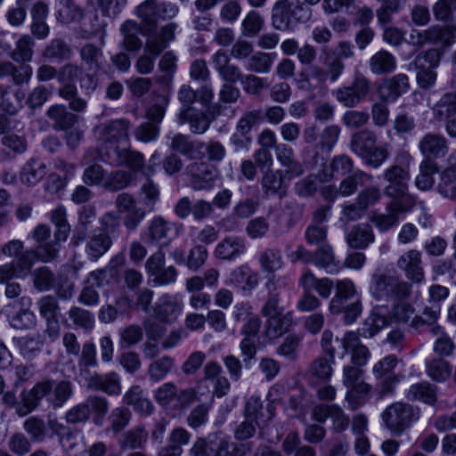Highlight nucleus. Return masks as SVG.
I'll use <instances>...</instances> for the list:
<instances>
[{
  "label": "nucleus",
  "instance_id": "f257e3e1",
  "mask_svg": "<svg viewBox=\"0 0 456 456\" xmlns=\"http://www.w3.org/2000/svg\"><path fill=\"white\" fill-rule=\"evenodd\" d=\"M74 386L69 379L45 377L28 392L23 394L24 405L19 410L20 415H28L45 399L54 410L63 407L73 396Z\"/></svg>",
  "mask_w": 456,
  "mask_h": 456
},
{
  "label": "nucleus",
  "instance_id": "f03ea898",
  "mask_svg": "<svg viewBox=\"0 0 456 456\" xmlns=\"http://www.w3.org/2000/svg\"><path fill=\"white\" fill-rule=\"evenodd\" d=\"M281 282V280H277L265 285L267 297L262 306L261 314L266 318L264 334L268 339L281 337L291 325V318L284 314L282 307L279 306L281 293H277V287H280Z\"/></svg>",
  "mask_w": 456,
  "mask_h": 456
},
{
  "label": "nucleus",
  "instance_id": "7ed1b4c3",
  "mask_svg": "<svg viewBox=\"0 0 456 456\" xmlns=\"http://www.w3.org/2000/svg\"><path fill=\"white\" fill-rule=\"evenodd\" d=\"M411 160L412 159L409 153L402 152L395 157V164L384 170L381 177L387 183V185L384 188L386 196L393 200H401L407 196Z\"/></svg>",
  "mask_w": 456,
  "mask_h": 456
},
{
  "label": "nucleus",
  "instance_id": "20e7f679",
  "mask_svg": "<svg viewBox=\"0 0 456 456\" xmlns=\"http://www.w3.org/2000/svg\"><path fill=\"white\" fill-rule=\"evenodd\" d=\"M312 17V10L304 3L290 0H277L271 11L272 26L280 31L293 30L300 23H305Z\"/></svg>",
  "mask_w": 456,
  "mask_h": 456
},
{
  "label": "nucleus",
  "instance_id": "39448f33",
  "mask_svg": "<svg viewBox=\"0 0 456 456\" xmlns=\"http://www.w3.org/2000/svg\"><path fill=\"white\" fill-rule=\"evenodd\" d=\"M179 12L177 4L171 2L158 3L157 0H145L137 6L136 14L141 20L142 35L155 31L158 20L172 19Z\"/></svg>",
  "mask_w": 456,
  "mask_h": 456
},
{
  "label": "nucleus",
  "instance_id": "423d86ee",
  "mask_svg": "<svg viewBox=\"0 0 456 456\" xmlns=\"http://www.w3.org/2000/svg\"><path fill=\"white\" fill-rule=\"evenodd\" d=\"M82 74V67L70 62L58 70V81L63 85L59 88L58 94L69 102V109L76 112H83L87 107L86 100L78 95L77 87L74 84Z\"/></svg>",
  "mask_w": 456,
  "mask_h": 456
},
{
  "label": "nucleus",
  "instance_id": "0eeeda50",
  "mask_svg": "<svg viewBox=\"0 0 456 456\" xmlns=\"http://www.w3.org/2000/svg\"><path fill=\"white\" fill-rule=\"evenodd\" d=\"M159 159L157 153L151 155L149 163L144 164V158L142 153L130 149H120L112 147L107 151V161L114 167L126 166L132 171H141L145 176H150L155 172V166Z\"/></svg>",
  "mask_w": 456,
  "mask_h": 456
},
{
  "label": "nucleus",
  "instance_id": "6e6552de",
  "mask_svg": "<svg viewBox=\"0 0 456 456\" xmlns=\"http://www.w3.org/2000/svg\"><path fill=\"white\" fill-rule=\"evenodd\" d=\"M345 69L343 61L336 58L332 49L329 46H322L318 57V62L308 67L306 73L309 79L318 83L330 81L336 82Z\"/></svg>",
  "mask_w": 456,
  "mask_h": 456
},
{
  "label": "nucleus",
  "instance_id": "1a4fd4ad",
  "mask_svg": "<svg viewBox=\"0 0 456 456\" xmlns=\"http://www.w3.org/2000/svg\"><path fill=\"white\" fill-rule=\"evenodd\" d=\"M370 293L377 300L403 299L411 293V286L399 281L396 277L384 273H374L371 276Z\"/></svg>",
  "mask_w": 456,
  "mask_h": 456
},
{
  "label": "nucleus",
  "instance_id": "9d476101",
  "mask_svg": "<svg viewBox=\"0 0 456 456\" xmlns=\"http://www.w3.org/2000/svg\"><path fill=\"white\" fill-rule=\"evenodd\" d=\"M148 282L153 287H162L176 281L178 272L173 265L166 266V256L158 250L151 254L145 262Z\"/></svg>",
  "mask_w": 456,
  "mask_h": 456
},
{
  "label": "nucleus",
  "instance_id": "9b49d317",
  "mask_svg": "<svg viewBox=\"0 0 456 456\" xmlns=\"http://www.w3.org/2000/svg\"><path fill=\"white\" fill-rule=\"evenodd\" d=\"M382 419L391 432L400 435L419 419V415L411 405L395 403L383 411Z\"/></svg>",
  "mask_w": 456,
  "mask_h": 456
},
{
  "label": "nucleus",
  "instance_id": "f8f14e48",
  "mask_svg": "<svg viewBox=\"0 0 456 456\" xmlns=\"http://www.w3.org/2000/svg\"><path fill=\"white\" fill-rule=\"evenodd\" d=\"M257 261L262 273L267 275L265 286L270 281L281 280V286L277 287V293H281L289 283L286 275H275V273L281 271L285 265L281 251L275 248H265L259 252Z\"/></svg>",
  "mask_w": 456,
  "mask_h": 456
},
{
  "label": "nucleus",
  "instance_id": "ddd939ff",
  "mask_svg": "<svg viewBox=\"0 0 456 456\" xmlns=\"http://www.w3.org/2000/svg\"><path fill=\"white\" fill-rule=\"evenodd\" d=\"M129 122L125 118L114 119L104 123L100 127L101 138L110 143L103 155V160L107 161V151L112 147L129 149Z\"/></svg>",
  "mask_w": 456,
  "mask_h": 456
},
{
  "label": "nucleus",
  "instance_id": "4468645a",
  "mask_svg": "<svg viewBox=\"0 0 456 456\" xmlns=\"http://www.w3.org/2000/svg\"><path fill=\"white\" fill-rule=\"evenodd\" d=\"M190 186L193 191H210L215 186L217 170L206 161H195L186 167Z\"/></svg>",
  "mask_w": 456,
  "mask_h": 456
},
{
  "label": "nucleus",
  "instance_id": "2eb2a0df",
  "mask_svg": "<svg viewBox=\"0 0 456 456\" xmlns=\"http://www.w3.org/2000/svg\"><path fill=\"white\" fill-rule=\"evenodd\" d=\"M370 92V81L362 74L355 75L351 86L333 91V95L345 107L353 108L359 104Z\"/></svg>",
  "mask_w": 456,
  "mask_h": 456
},
{
  "label": "nucleus",
  "instance_id": "dca6fc26",
  "mask_svg": "<svg viewBox=\"0 0 456 456\" xmlns=\"http://www.w3.org/2000/svg\"><path fill=\"white\" fill-rule=\"evenodd\" d=\"M398 364L395 355L389 354L376 362L372 368L374 377L379 380L380 394L386 395L393 393L400 379L394 373Z\"/></svg>",
  "mask_w": 456,
  "mask_h": 456
},
{
  "label": "nucleus",
  "instance_id": "f3484780",
  "mask_svg": "<svg viewBox=\"0 0 456 456\" xmlns=\"http://www.w3.org/2000/svg\"><path fill=\"white\" fill-rule=\"evenodd\" d=\"M175 224L158 216L148 222L142 231V240L151 245L166 246L172 239Z\"/></svg>",
  "mask_w": 456,
  "mask_h": 456
},
{
  "label": "nucleus",
  "instance_id": "a211bd4d",
  "mask_svg": "<svg viewBox=\"0 0 456 456\" xmlns=\"http://www.w3.org/2000/svg\"><path fill=\"white\" fill-rule=\"evenodd\" d=\"M440 57L436 50H428L419 54L414 63L418 69L416 79L421 88H429L436 79V73L434 71L439 64Z\"/></svg>",
  "mask_w": 456,
  "mask_h": 456
},
{
  "label": "nucleus",
  "instance_id": "6ab92c4d",
  "mask_svg": "<svg viewBox=\"0 0 456 456\" xmlns=\"http://www.w3.org/2000/svg\"><path fill=\"white\" fill-rule=\"evenodd\" d=\"M47 427L50 431L49 437L56 436L65 452H70L79 445L82 438L80 430L65 426L56 418H48Z\"/></svg>",
  "mask_w": 456,
  "mask_h": 456
},
{
  "label": "nucleus",
  "instance_id": "aec40b11",
  "mask_svg": "<svg viewBox=\"0 0 456 456\" xmlns=\"http://www.w3.org/2000/svg\"><path fill=\"white\" fill-rule=\"evenodd\" d=\"M32 300L29 297H21L12 304L17 310L12 314L9 322L16 330H31L37 325V317L30 310Z\"/></svg>",
  "mask_w": 456,
  "mask_h": 456
},
{
  "label": "nucleus",
  "instance_id": "412c9836",
  "mask_svg": "<svg viewBox=\"0 0 456 456\" xmlns=\"http://www.w3.org/2000/svg\"><path fill=\"white\" fill-rule=\"evenodd\" d=\"M421 253L417 249H410L397 260V267L405 277L413 282L419 283L424 280Z\"/></svg>",
  "mask_w": 456,
  "mask_h": 456
},
{
  "label": "nucleus",
  "instance_id": "4be33fe9",
  "mask_svg": "<svg viewBox=\"0 0 456 456\" xmlns=\"http://www.w3.org/2000/svg\"><path fill=\"white\" fill-rule=\"evenodd\" d=\"M407 211L408 209L401 201L393 200L387 204L386 213H374L370 221L379 232H385L397 226L399 224V214Z\"/></svg>",
  "mask_w": 456,
  "mask_h": 456
},
{
  "label": "nucleus",
  "instance_id": "5701e85b",
  "mask_svg": "<svg viewBox=\"0 0 456 456\" xmlns=\"http://www.w3.org/2000/svg\"><path fill=\"white\" fill-rule=\"evenodd\" d=\"M167 138L171 140L170 149L177 151L189 159H202L204 157L203 149L205 142L200 141H191L188 135L183 134H169Z\"/></svg>",
  "mask_w": 456,
  "mask_h": 456
},
{
  "label": "nucleus",
  "instance_id": "b1692460",
  "mask_svg": "<svg viewBox=\"0 0 456 456\" xmlns=\"http://www.w3.org/2000/svg\"><path fill=\"white\" fill-rule=\"evenodd\" d=\"M407 75L400 73L385 79L379 87V94L383 102H394L409 89Z\"/></svg>",
  "mask_w": 456,
  "mask_h": 456
},
{
  "label": "nucleus",
  "instance_id": "393cba45",
  "mask_svg": "<svg viewBox=\"0 0 456 456\" xmlns=\"http://www.w3.org/2000/svg\"><path fill=\"white\" fill-rule=\"evenodd\" d=\"M372 178L373 176L371 175L367 174L362 170L356 169L341 181L338 188L334 186L325 187L322 191V194L324 198H328L329 196L326 194L327 191H332L335 195L348 197L357 191L358 186H362L365 183L371 182Z\"/></svg>",
  "mask_w": 456,
  "mask_h": 456
},
{
  "label": "nucleus",
  "instance_id": "a878e982",
  "mask_svg": "<svg viewBox=\"0 0 456 456\" xmlns=\"http://www.w3.org/2000/svg\"><path fill=\"white\" fill-rule=\"evenodd\" d=\"M335 342L344 348L345 353L348 350L352 351L351 361L355 366L360 367L366 364L370 357V352L365 346L360 344L356 333L347 332L342 339L336 338Z\"/></svg>",
  "mask_w": 456,
  "mask_h": 456
},
{
  "label": "nucleus",
  "instance_id": "bb28decb",
  "mask_svg": "<svg viewBox=\"0 0 456 456\" xmlns=\"http://www.w3.org/2000/svg\"><path fill=\"white\" fill-rule=\"evenodd\" d=\"M246 251L245 240L237 236H228L222 240L214 250V256L221 260L232 261Z\"/></svg>",
  "mask_w": 456,
  "mask_h": 456
},
{
  "label": "nucleus",
  "instance_id": "cd10ccee",
  "mask_svg": "<svg viewBox=\"0 0 456 456\" xmlns=\"http://www.w3.org/2000/svg\"><path fill=\"white\" fill-rule=\"evenodd\" d=\"M419 149L426 159L442 158L448 152L447 140L442 134L428 133L420 139Z\"/></svg>",
  "mask_w": 456,
  "mask_h": 456
},
{
  "label": "nucleus",
  "instance_id": "c85d7f7f",
  "mask_svg": "<svg viewBox=\"0 0 456 456\" xmlns=\"http://www.w3.org/2000/svg\"><path fill=\"white\" fill-rule=\"evenodd\" d=\"M182 312V304L174 295L163 294L154 306L156 318L163 322H169L176 319Z\"/></svg>",
  "mask_w": 456,
  "mask_h": 456
},
{
  "label": "nucleus",
  "instance_id": "c756f323",
  "mask_svg": "<svg viewBox=\"0 0 456 456\" xmlns=\"http://www.w3.org/2000/svg\"><path fill=\"white\" fill-rule=\"evenodd\" d=\"M336 292L330 302V310L333 314H340L344 307V303L353 301L357 295L356 288L354 282L349 279L337 280Z\"/></svg>",
  "mask_w": 456,
  "mask_h": 456
},
{
  "label": "nucleus",
  "instance_id": "7c9ffc66",
  "mask_svg": "<svg viewBox=\"0 0 456 456\" xmlns=\"http://www.w3.org/2000/svg\"><path fill=\"white\" fill-rule=\"evenodd\" d=\"M85 240V253L91 262L100 259L112 245L110 237L103 232H94Z\"/></svg>",
  "mask_w": 456,
  "mask_h": 456
},
{
  "label": "nucleus",
  "instance_id": "2f4dec72",
  "mask_svg": "<svg viewBox=\"0 0 456 456\" xmlns=\"http://www.w3.org/2000/svg\"><path fill=\"white\" fill-rule=\"evenodd\" d=\"M177 122L179 125L188 123L191 133L196 134H204L210 126L207 115L193 108H181L177 114Z\"/></svg>",
  "mask_w": 456,
  "mask_h": 456
},
{
  "label": "nucleus",
  "instance_id": "473e14b6",
  "mask_svg": "<svg viewBox=\"0 0 456 456\" xmlns=\"http://www.w3.org/2000/svg\"><path fill=\"white\" fill-rule=\"evenodd\" d=\"M86 387L110 395H118L121 393L120 377L114 371L106 374L94 373Z\"/></svg>",
  "mask_w": 456,
  "mask_h": 456
},
{
  "label": "nucleus",
  "instance_id": "72a5a7b5",
  "mask_svg": "<svg viewBox=\"0 0 456 456\" xmlns=\"http://www.w3.org/2000/svg\"><path fill=\"white\" fill-rule=\"evenodd\" d=\"M343 384L348 388L346 398L351 394L365 395L370 390V385L363 381V370L355 365L343 368Z\"/></svg>",
  "mask_w": 456,
  "mask_h": 456
},
{
  "label": "nucleus",
  "instance_id": "f704fd0d",
  "mask_svg": "<svg viewBox=\"0 0 456 456\" xmlns=\"http://www.w3.org/2000/svg\"><path fill=\"white\" fill-rule=\"evenodd\" d=\"M277 160L287 168L286 174L289 177H297L304 173L302 165L296 160L293 149L286 143H279L275 146Z\"/></svg>",
  "mask_w": 456,
  "mask_h": 456
},
{
  "label": "nucleus",
  "instance_id": "c9c22d12",
  "mask_svg": "<svg viewBox=\"0 0 456 456\" xmlns=\"http://www.w3.org/2000/svg\"><path fill=\"white\" fill-rule=\"evenodd\" d=\"M427 45L450 46L456 42V28L452 25H433L426 29Z\"/></svg>",
  "mask_w": 456,
  "mask_h": 456
},
{
  "label": "nucleus",
  "instance_id": "e433bc0d",
  "mask_svg": "<svg viewBox=\"0 0 456 456\" xmlns=\"http://www.w3.org/2000/svg\"><path fill=\"white\" fill-rule=\"evenodd\" d=\"M404 395L409 401H419L429 405L435 404L437 400L436 386L428 381L413 384Z\"/></svg>",
  "mask_w": 456,
  "mask_h": 456
},
{
  "label": "nucleus",
  "instance_id": "4c0bfd02",
  "mask_svg": "<svg viewBox=\"0 0 456 456\" xmlns=\"http://www.w3.org/2000/svg\"><path fill=\"white\" fill-rule=\"evenodd\" d=\"M314 264L330 274H336L343 268V265L336 260L333 250L329 244H322L315 251Z\"/></svg>",
  "mask_w": 456,
  "mask_h": 456
},
{
  "label": "nucleus",
  "instance_id": "58836bf2",
  "mask_svg": "<svg viewBox=\"0 0 456 456\" xmlns=\"http://www.w3.org/2000/svg\"><path fill=\"white\" fill-rule=\"evenodd\" d=\"M79 57L86 69L93 72L102 69L106 61L102 49L91 43L81 46Z\"/></svg>",
  "mask_w": 456,
  "mask_h": 456
},
{
  "label": "nucleus",
  "instance_id": "ea45409f",
  "mask_svg": "<svg viewBox=\"0 0 456 456\" xmlns=\"http://www.w3.org/2000/svg\"><path fill=\"white\" fill-rule=\"evenodd\" d=\"M46 115L53 121V128L60 131L69 129L77 122V116L68 111L66 106L61 104L51 106Z\"/></svg>",
  "mask_w": 456,
  "mask_h": 456
},
{
  "label": "nucleus",
  "instance_id": "a19ab883",
  "mask_svg": "<svg viewBox=\"0 0 456 456\" xmlns=\"http://www.w3.org/2000/svg\"><path fill=\"white\" fill-rule=\"evenodd\" d=\"M396 58L387 50L381 49L369 60V68L373 74L384 75L396 69Z\"/></svg>",
  "mask_w": 456,
  "mask_h": 456
},
{
  "label": "nucleus",
  "instance_id": "79ce46f5",
  "mask_svg": "<svg viewBox=\"0 0 456 456\" xmlns=\"http://www.w3.org/2000/svg\"><path fill=\"white\" fill-rule=\"evenodd\" d=\"M55 17L61 23H70L83 18L84 11L73 0H55Z\"/></svg>",
  "mask_w": 456,
  "mask_h": 456
},
{
  "label": "nucleus",
  "instance_id": "37998d69",
  "mask_svg": "<svg viewBox=\"0 0 456 456\" xmlns=\"http://www.w3.org/2000/svg\"><path fill=\"white\" fill-rule=\"evenodd\" d=\"M323 181H330L335 175H349L354 171L353 160L346 155L336 156L330 164L322 167Z\"/></svg>",
  "mask_w": 456,
  "mask_h": 456
},
{
  "label": "nucleus",
  "instance_id": "c03bdc74",
  "mask_svg": "<svg viewBox=\"0 0 456 456\" xmlns=\"http://www.w3.org/2000/svg\"><path fill=\"white\" fill-rule=\"evenodd\" d=\"M300 284L305 290L314 289L323 298L330 297L335 285L332 280L329 278L318 279L310 271L302 275Z\"/></svg>",
  "mask_w": 456,
  "mask_h": 456
},
{
  "label": "nucleus",
  "instance_id": "a18cd8bd",
  "mask_svg": "<svg viewBox=\"0 0 456 456\" xmlns=\"http://www.w3.org/2000/svg\"><path fill=\"white\" fill-rule=\"evenodd\" d=\"M389 322L390 319L387 317V310L384 307L377 308L365 320L362 328V335L366 338H371L387 327Z\"/></svg>",
  "mask_w": 456,
  "mask_h": 456
},
{
  "label": "nucleus",
  "instance_id": "49530a36",
  "mask_svg": "<svg viewBox=\"0 0 456 456\" xmlns=\"http://www.w3.org/2000/svg\"><path fill=\"white\" fill-rule=\"evenodd\" d=\"M374 234L370 225H355L346 236V242L353 248H365L374 241Z\"/></svg>",
  "mask_w": 456,
  "mask_h": 456
},
{
  "label": "nucleus",
  "instance_id": "de8ad7c7",
  "mask_svg": "<svg viewBox=\"0 0 456 456\" xmlns=\"http://www.w3.org/2000/svg\"><path fill=\"white\" fill-rule=\"evenodd\" d=\"M46 175V167L39 159H31L25 163L20 172L23 183L35 185Z\"/></svg>",
  "mask_w": 456,
  "mask_h": 456
},
{
  "label": "nucleus",
  "instance_id": "09e8293b",
  "mask_svg": "<svg viewBox=\"0 0 456 456\" xmlns=\"http://www.w3.org/2000/svg\"><path fill=\"white\" fill-rule=\"evenodd\" d=\"M50 220L55 226L54 239L57 241H66L70 232V225L67 220L66 208L59 205L51 211Z\"/></svg>",
  "mask_w": 456,
  "mask_h": 456
},
{
  "label": "nucleus",
  "instance_id": "8fccbe9b",
  "mask_svg": "<svg viewBox=\"0 0 456 456\" xmlns=\"http://www.w3.org/2000/svg\"><path fill=\"white\" fill-rule=\"evenodd\" d=\"M96 218V209L94 206H84L78 212L77 226L81 229L77 234L72 237L74 246L80 245L86 239V232L91 227Z\"/></svg>",
  "mask_w": 456,
  "mask_h": 456
},
{
  "label": "nucleus",
  "instance_id": "3c124183",
  "mask_svg": "<svg viewBox=\"0 0 456 456\" xmlns=\"http://www.w3.org/2000/svg\"><path fill=\"white\" fill-rule=\"evenodd\" d=\"M23 429L29 436L30 439L37 443L44 442L50 436L47 421L45 422L37 416L28 417L23 422Z\"/></svg>",
  "mask_w": 456,
  "mask_h": 456
},
{
  "label": "nucleus",
  "instance_id": "603ef678",
  "mask_svg": "<svg viewBox=\"0 0 456 456\" xmlns=\"http://www.w3.org/2000/svg\"><path fill=\"white\" fill-rule=\"evenodd\" d=\"M1 143L4 147L3 153L10 157L23 154L28 149L26 137L12 132L6 133L3 135Z\"/></svg>",
  "mask_w": 456,
  "mask_h": 456
},
{
  "label": "nucleus",
  "instance_id": "864d4df0",
  "mask_svg": "<svg viewBox=\"0 0 456 456\" xmlns=\"http://www.w3.org/2000/svg\"><path fill=\"white\" fill-rule=\"evenodd\" d=\"M437 172L436 164L429 159H423L419 164V174L415 178V185L421 191L430 190L434 183V175Z\"/></svg>",
  "mask_w": 456,
  "mask_h": 456
},
{
  "label": "nucleus",
  "instance_id": "5fc2aeb1",
  "mask_svg": "<svg viewBox=\"0 0 456 456\" xmlns=\"http://www.w3.org/2000/svg\"><path fill=\"white\" fill-rule=\"evenodd\" d=\"M377 136L374 132L362 129L351 137L350 148L359 157L376 145Z\"/></svg>",
  "mask_w": 456,
  "mask_h": 456
},
{
  "label": "nucleus",
  "instance_id": "6e6d98bb",
  "mask_svg": "<svg viewBox=\"0 0 456 456\" xmlns=\"http://www.w3.org/2000/svg\"><path fill=\"white\" fill-rule=\"evenodd\" d=\"M138 25L134 20H128L121 25L122 45L126 50L133 52L141 48L142 43L138 37Z\"/></svg>",
  "mask_w": 456,
  "mask_h": 456
},
{
  "label": "nucleus",
  "instance_id": "4d7b16f0",
  "mask_svg": "<svg viewBox=\"0 0 456 456\" xmlns=\"http://www.w3.org/2000/svg\"><path fill=\"white\" fill-rule=\"evenodd\" d=\"M433 113L439 120L449 118L456 114V92L444 94L435 104Z\"/></svg>",
  "mask_w": 456,
  "mask_h": 456
},
{
  "label": "nucleus",
  "instance_id": "13d9d810",
  "mask_svg": "<svg viewBox=\"0 0 456 456\" xmlns=\"http://www.w3.org/2000/svg\"><path fill=\"white\" fill-rule=\"evenodd\" d=\"M118 347L123 350L129 349L142 340V328L135 324L121 328L118 330Z\"/></svg>",
  "mask_w": 456,
  "mask_h": 456
},
{
  "label": "nucleus",
  "instance_id": "bf43d9fd",
  "mask_svg": "<svg viewBox=\"0 0 456 456\" xmlns=\"http://www.w3.org/2000/svg\"><path fill=\"white\" fill-rule=\"evenodd\" d=\"M322 179V169H321L317 174H310L295 184L296 192L301 197L312 196L316 192L321 183L328 182L323 181Z\"/></svg>",
  "mask_w": 456,
  "mask_h": 456
},
{
  "label": "nucleus",
  "instance_id": "052dcab7",
  "mask_svg": "<svg viewBox=\"0 0 456 456\" xmlns=\"http://www.w3.org/2000/svg\"><path fill=\"white\" fill-rule=\"evenodd\" d=\"M175 366L171 356H162L153 361L148 367V375L151 381L158 382L163 379Z\"/></svg>",
  "mask_w": 456,
  "mask_h": 456
},
{
  "label": "nucleus",
  "instance_id": "680f3d73",
  "mask_svg": "<svg viewBox=\"0 0 456 456\" xmlns=\"http://www.w3.org/2000/svg\"><path fill=\"white\" fill-rule=\"evenodd\" d=\"M43 56L48 60H58L61 61L70 59L72 50L62 39L55 38L45 48Z\"/></svg>",
  "mask_w": 456,
  "mask_h": 456
},
{
  "label": "nucleus",
  "instance_id": "e2e57ef3",
  "mask_svg": "<svg viewBox=\"0 0 456 456\" xmlns=\"http://www.w3.org/2000/svg\"><path fill=\"white\" fill-rule=\"evenodd\" d=\"M17 346L25 358L32 359L43 347L44 337L41 334H35L20 338Z\"/></svg>",
  "mask_w": 456,
  "mask_h": 456
},
{
  "label": "nucleus",
  "instance_id": "0e129e2a",
  "mask_svg": "<svg viewBox=\"0 0 456 456\" xmlns=\"http://www.w3.org/2000/svg\"><path fill=\"white\" fill-rule=\"evenodd\" d=\"M249 443H233L228 438H221L217 444L218 456H246L251 452Z\"/></svg>",
  "mask_w": 456,
  "mask_h": 456
},
{
  "label": "nucleus",
  "instance_id": "69168bd1",
  "mask_svg": "<svg viewBox=\"0 0 456 456\" xmlns=\"http://www.w3.org/2000/svg\"><path fill=\"white\" fill-rule=\"evenodd\" d=\"M34 39L28 36H22L16 43L11 57L16 62H27L31 61L33 56Z\"/></svg>",
  "mask_w": 456,
  "mask_h": 456
},
{
  "label": "nucleus",
  "instance_id": "338daca9",
  "mask_svg": "<svg viewBox=\"0 0 456 456\" xmlns=\"http://www.w3.org/2000/svg\"><path fill=\"white\" fill-rule=\"evenodd\" d=\"M148 433L142 427H135L126 432L120 439L123 449H139L146 443Z\"/></svg>",
  "mask_w": 456,
  "mask_h": 456
},
{
  "label": "nucleus",
  "instance_id": "774afa93",
  "mask_svg": "<svg viewBox=\"0 0 456 456\" xmlns=\"http://www.w3.org/2000/svg\"><path fill=\"white\" fill-rule=\"evenodd\" d=\"M261 185L266 195L281 193L283 185V175L281 170H270L265 172Z\"/></svg>",
  "mask_w": 456,
  "mask_h": 456
}]
</instances>
